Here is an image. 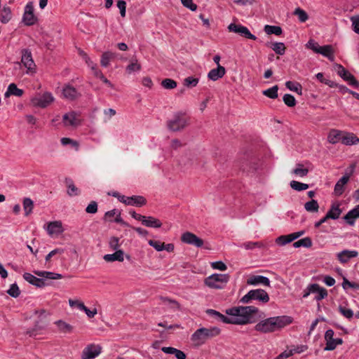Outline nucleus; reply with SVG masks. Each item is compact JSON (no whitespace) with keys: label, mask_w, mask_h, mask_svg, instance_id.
I'll list each match as a JSON object with an SVG mask.
<instances>
[{"label":"nucleus","mask_w":359,"mask_h":359,"mask_svg":"<svg viewBox=\"0 0 359 359\" xmlns=\"http://www.w3.org/2000/svg\"><path fill=\"white\" fill-rule=\"evenodd\" d=\"M359 218V205L349 210L344 217V220L351 226L355 224V219Z\"/></svg>","instance_id":"nucleus-21"},{"label":"nucleus","mask_w":359,"mask_h":359,"mask_svg":"<svg viewBox=\"0 0 359 359\" xmlns=\"http://www.w3.org/2000/svg\"><path fill=\"white\" fill-rule=\"evenodd\" d=\"M306 46L308 48L311 49L313 52L316 53H318L320 48V46L317 42L312 39L309 40Z\"/></svg>","instance_id":"nucleus-62"},{"label":"nucleus","mask_w":359,"mask_h":359,"mask_svg":"<svg viewBox=\"0 0 359 359\" xmlns=\"http://www.w3.org/2000/svg\"><path fill=\"white\" fill-rule=\"evenodd\" d=\"M248 285H263L265 286H270V280L264 276H252L247 280Z\"/></svg>","instance_id":"nucleus-20"},{"label":"nucleus","mask_w":359,"mask_h":359,"mask_svg":"<svg viewBox=\"0 0 359 359\" xmlns=\"http://www.w3.org/2000/svg\"><path fill=\"white\" fill-rule=\"evenodd\" d=\"M358 252L356 250H344L337 254V258L341 263H346L351 258L356 257Z\"/></svg>","instance_id":"nucleus-19"},{"label":"nucleus","mask_w":359,"mask_h":359,"mask_svg":"<svg viewBox=\"0 0 359 359\" xmlns=\"http://www.w3.org/2000/svg\"><path fill=\"white\" fill-rule=\"evenodd\" d=\"M7 292L12 297H18L20 295V290L18 285L16 283L12 284Z\"/></svg>","instance_id":"nucleus-59"},{"label":"nucleus","mask_w":359,"mask_h":359,"mask_svg":"<svg viewBox=\"0 0 359 359\" xmlns=\"http://www.w3.org/2000/svg\"><path fill=\"white\" fill-rule=\"evenodd\" d=\"M269 318L273 332L285 327L292 322V318L287 316H279Z\"/></svg>","instance_id":"nucleus-9"},{"label":"nucleus","mask_w":359,"mask_h":359,"mask_svg":"<svg viewBox=\"0 0 359 359\" xmlns=\"http://www.w3.org/2000/svg\"><path fill=\"white\" fill-rule=\"evenodd\" d=\"M61 142V144L63 145V146H67V145H71L72 147L75 148L76 150H78L79 149V143L78 142L71 139V138H69V137H62L60 140Z\"/></svg>","instance_id":"nucleus-57"},{"label":"nucleus","mask_w":359,"mask_h":359,"mask_svg":"<svg viewBox=\"0 0 359 359\" xmlns=\"http://www.w3.org/2000/svg\"><path fill=\"white\" fill-rule=\"evenodd\" d=\"M272 50L280 55H284L285 52V46L283 42H275L271 45Z\"/></svg>","instance_id":"nucleus-48"},{"label":"nucleus","mask_w":359,"mask_h":359,"mask_svg":"<svg viewBox=\"0 0 359 359\" xmlns=\"http://www.w3.org/2000/svg\"><path fill=\"white\" fill-rule=\"evenodd\" d=\"M148 243L150 246L153 247L158 252L163 250L164 243H161L159 241L149 240L148 241Z\"/></svg>","instance_id":"nucleus-58"},{"label":"nucleus","mask_w":359,"mask_h":359,"mask_svg":"<svg viewBox=\"0 0 359 359\" xmlns=\"http://www.w3.org/2000/svg\"><path fill=\"white\" fill-rule=\"evenodd\" d=\"M226 74V69L223 66L218 65L217 68L211 69L208 74V78L213 81L222 78Z\"/></svg>","instance_id":"nucleus-17"},{"label":"nucleus","mask_w":359,"mask_h":359,"mask_svg":"<svg viewBox=\"0 0 359 359\" xmlns=\"http://www.w3.org/2000/svg\"><path fill=\"white\" fill-rule=\"evenodd\" d=\"M199 79L193 76H188L184 79V85L188 88L195 87L198 85Z\"/></svg>","instance_id":"nucleus-51"},{"label":"nucleus","mask_w":359,"mask_h":359,"mask_svg":"<svg viewBox=\"0 0 359 359\" xmlns=\"http://www.w3.org/2000/svg\"><path fill=\"white\" fill-rule=\"evenodd\" d=\"M55 98L51 93L45 92L36 94L31 98L30 102L34 107L46 108L53 102Z\"/></svg>","instance_id":"nucleus-8"},{"label":"nucleus","mask_w":359,"mask_h":359,"mask_svg":"<svg viewBox=\"0 0 359 359\" xmlns=\"http://www.w3.org/2000/svg\"><path fill=\"white\" fill-rule=\"evenodd\" d=\"M34 313L38 315L39 320L35 323L32 329L27 331V334H29L30 337H35L40 334L41 331L46 329L48 325L46 320V311L44 309L35 310Z\"/></svg>","instance_id":"nucleus-7"},{"label":"nucleus","mask_w":359,"mask_h":359,"mask_svg":"<svg viewBox=\"0 0 359 359\" xmlns=\"http://www.w3.org/2000/svg\"><path fill=\"white\" fill-rule=\"evenodd\" d=\"M46 230L50 236H57L65 231L61 221L50 222L47 224Z\"/></svg>","instance_id":"nucleus-14"},{"label":"nucleus","mask_w":359,"mask_h":359,"mask_svg":"<svg viewBox=\"0 0 359 359\" xmlns=\"http://www.w3.org/2000/svg\"><path fill=\"white\" fill-rule=\"evenodd\" d=\"M230 276L229 274L213 273L204 280V284L212 289H223L229 282Z\"/></svg>","instance_id":"nucleus-3"},{"label":"nucleus","mask_w":359,"mask_h":359,"mask_svg":"<svg viewBox=\"0 0 359 359\" xmlns=\"http://www.w3.org/2000/svg\"><path fill=\"white\" fill-rule=\"evenodd\" d=\"M23 278L29 283L37 287H43L46 285L45 280L43 278H39L29 273H25L23 274Z\"/></svg>","instance_id":"nucleus-18"},{"label":"nucleus","mask_w":359,"mask_h":359,"mask_svg":"<svg viewBox=\"0 0 359 359\" xmlns=\"http://www.w3.org/2000/svg\"><path fill=\"white\" fill-rule=\"evenodd\" d=\"M318 53L327 57L330 61H333L334 60V50L331 45L320 46Z\"/></svg>","instance_id":"nucleus-34"},{"label":"nucleus","mask_w":359,"mask_h":359,"mask_svg":"<svg viewBox=\"0 0 359 359\" xmlns=\"http://www.w3.org/2000/svg\"><path fill=\"white\" fill-rule=\"evenodd\" d=\"M62 123L66 127H76L80 123L79 116L74 111L68 112L63 115Z\"/></svg>","instance_id":"nucleus-15"},{"label":"nucleus","mask_w":359,"mask_h":359,"mask_svg":"<svg viewBox=\"0 0 359 359\" xmlns=\"http://www.w3.org/2000/svg\"><path fill=\"white\" fill-rule=\"evenodd\" d=\"M255 329L256 331L262 333L273 332L270 318H268L259 322L255 325Z\"/></svg>","instance_id":"nucleus-22"},{"label":"nucleus","mask_w":359,"mask_h":359,"mask_svg":"<svg viewBox=\"0 0 359 359\" xmlns=\"http://www.w3.org/2000/svg\"><path fill=\"white\" fill-rule=\"evenodd\" d=\"M270 298L268 293L262 289L250 290L240 300L241 303L248 304L251 300H257L263 304L269 302Z\"/></svg>","instance_id":"nucleus-5"},{"label":"nucleus","mask_w":359,"mask_h":359,"mask_svg":"<svg viewBox=\"0 0 359 359\" xmlns=\"http://www.w3.org/2000/svg\"><path fill=\"white\" fill-rule=\"evenodd\" d=\"M264 30L267 34H275L276 36H280L283 32L280 27L275 25H266L264 26Z\"/></svg>","instance_id":"nucleus-39"},{"label":"nucleus","mask_w":359,"mask_h":359,"mask_svg":"<svg viewBox=\"0 0 359 359\" xmlns=\"http://www.w3.org/2000/svg\"><path fill=\"white\" fill-rule=\"evenodd\" d=\"M292 172L297 176L304 177L308 175L309 170L304 168L302 164L298 163L297 167L292 170Z\"/></svg>","instance_id":"nucleus-43"},{"label":"nucleus","mask_w":359,"mask_h":359,"mask_svg":"<svg viewBox=\"0 0 359 359\" xmlns=\"http://www.w3.org/2000/svg\"><path fill=\"white\" fill-rule=\"evenodd\" d=\"M12 11L9 6H4L1 10L0 21L3 24L8 23L12 19Z\"/></svg>","instance_id":"nucleus-33"},{"label":"nucleus","mask_w":359,"mask_h":359,"mask_svg":"<svg viewBox=\"0 0 359 359\" xmlns=\"http://www.w3.org/2000/svg\"><path fill=\"white\" fill-rule=\"evenodd\" d=\"M65 183L67 188V193L68 196L73 197L79 196L81 194L79 189L75 186L73 180L71 178H65Z\"/></svg>","instance_id":"nucleus-25"},{"label":"nucleus","mask_w":359,"mask_h":359,"mask_svg":"<svg viewBox=\"0 0 359 359\" xmlns=\"http://www.w3.org/2000/svg\"><path fill=\"white\" fill-rule=\"evenodd\" d=\"M181 241L184 243L194 245L196 248H201L204 244L201 238L189 231H187L182 235Z\"/></svg>","instance_id":"nucleus-13"},{"label":"nucleus","mask_w":359,"mask_h":359,"mask_svg":"<svg viewBox=\"0 0 359 359\" xmlns=\"http://www.w3.org/2000/svg\"><path fill=\"white\" fill-rule=\"evenodd\" d=\"M278 86L276 85L270 88L264 90L262 92V94L271 99H276L278 97Z\"/></svg>","instance_id":"nucleus-45"},{"label":"nucleus","mask_w":359,"mask_h":359,"mask_svg":"<svg viewBox=\"0 0 359 359\" xmlns=\"http://www.w3.org/2000/svg\"><path fill=\"white\" fill-rule=\"evenodd\" d=\"M313 294H316L314 299L318 302L327 297V290L320 287L318 284H317V287H316Z\"/></svg>","instance_id":"nucleus-38"},{"label":"nucleus","mask_w":359,"mask_h":359,"mask_svg":"<svg viewBox=\"0 0 359 359\" xmlns=\"http://www.w3.org/2000/svg\"><path fill=\"white\" fill-rule=\"evenodd\" d=\"M11 95L21 97L23 95V90L17 87L15 83H11L8 85L5 96L8 97Z\"/></svg>","instance_id":"nucleus-35"},{"label":"nucleus","mask_w":359,"mask_h":359,"mask_svg":"<svg viewBox=\"0 0 359 359\" xmlns=\"http://www.w3.org/2000/svg\"><path fill=\"white\" fill-rule=\"evenodd\" d=\"M293 246L295 248L300 247L310 248L312 246V241L309 237H305L302 238L293 243Z\"/></svg>","instance_id":"nucleus-41"},{"label":"nucleus","mask_w":359,"mask_h":359,"mask_svg":"<svg viewBox=\"0 0 359 359\" xmlns=\"http://www.w3.org/2000/svg\"><path fill=\"white\" fill-rule=\"evenodd\" d=\"M161 86L165 89H174L177 87V82L171 79H165L161 81Z\"/></svg>","instance_id":"nucleus-54"},{"label":"nucleus","mask_w":359,"mask_h":359,"mask_svg":"<svg viewBox=\"0 0 359 359\" xmlns=\"http://www.w3.org/2000/svg\"><path fill=\"white\" fill-rule=\"evenodd\" d=\"M317 287V283H313L309 285L304 290L302 297L307 298L310 294L314 293V290Z\"/></svg>","instance_id":"nucleus-60"},{"label":"nucleus","mask_w":359,"mask_h":359,"mask_svg":"<svg viewBox=\"0 0 359 359\" xmlns=\"http://www.w3.org/2000/svg\"><path fill=\"white\" fill-rule=\"evenodd\" d=\"M62 94L65 97L70 100L76 98L78 95L76 88L71 86H66L63 88Z\"/></svg>","instance_id":"nucleus-37"},{"label":"nucleus","mask_w":359,"mask_h":359,"mask_svg":"<svg viewBox=\"0 0 359 359\" xmlns=\"http://www.w3.org/2000/svg\"><path fill=\"white\" fill-rule=\"evenodd\" d=\"M211 266L214 269L220 271H225L227 269L226 265L222 261L212 262Z\"/></svg>","instance_id":"nucleus-64"},{"label":"nucleus","mask_w":359,"mask_h":359,"mask_svg":"<svg viewBox=\"0 0 359 359\" xmlns=\"http://www.w3.org/2000/svg\"><path fill=\"white\" fill-rule=\"evenodd\" d=\"M146 199L142 196H133L127 198L128 205H135L137 207L143 206L146 204Z\"/></svg>","instance_id":"nucleus-32"},{"label":"nucleus","mask_w":359,"mask_h":359,"mask_svg":"<svg viewBox=\"0 0 359 359\" xmlns=\"http://www.w3.org/2000/svg\"><path fill=\"white\" fill-rule=\"evenodd\" d=\"M34 208V202L29 198H25L23 200V209L25 211V216L29 215L33 210Z\"/></svg>","instance_id":"nucleus-44"},{"label":"nucleus","mask_w":359,"mask_h":359,"mask_svg":"<svg viewBox=\"0 0 359 359\" xmlns=\"http://www.w3.org/2000/svg\"><path fill=\"white\" fill-rule=\"evenodd\" d=\"M182 5L191 10L195 11L197 9V5L193 2V0H181Z\"/></svg>","instance_id":"nucleus-61"},{"label":"nucleus","mask_w":359,"mask_h":359,"mask_svg":"<svg viewBox=\"0 0 359 359\" xmlns=\"http://www.w3.org/2000/svg\"><path fill=\"white\" fill-rule=\"evenodd\" d=\"M69 304L72 309L84 311L90 317V309L86 307L82 302L79 299H69Z\"/></svg>","instance_id":"nucleus-27"},{"label":"nucleus","mask_w":359,"mask_h":359,"mask_svg":"<svg viewBox=\"0 0 359 359\" xmlns=\"http://www.w3.org/2000/svg\"><path fill=\"white\" fill-rule=\"evenodd\" d=\"M109 247L113 250H118L120 247L119 238L117 237H111L109 240Z\"/></svg>","instance_id":"nucleus-63"},{"label":"nucleus","mask_w":359,"mask_h":359,"mask_svg":"<svg viewBox=\"0 0 359 359\" xmlns=\"http://www.w3.org/2000/svg\"><path fill=\"white\" fill-rule=\"evenodd\" d=\"M221 330L217 327H201L192 334L191 340L195 346H200L209 339L218 336Z\"/></svg>","instance_id":"nucleus-2"},{"label":"nucleus","mask_w":359,"mask_h":359,"mask_svg":"<svg viewBox=\"0 0 359 359\" xmlns=\"http://www.w3.org/2000/svg\"><path fill=\"white\" fill-rule=\"evenodd\" d=\"M22 21L27 26L33 25L36 22L37 18L34 14V5L32 2H28L25 6Z\"/></svg>","instance_id":"nucleus-12"},{"label":"nucleus","mask_w":359,"mask_h":359,"mask_svg":"<svg viewBox=\"0 0 359 359\" xmlns=\"http://www.w3.org/2000/svg\"><path fill=\"white\" fill-rule=\"evenodd\" d=\"M339 311L344 317L349 320L351 319L354 315L353 311L351 309H347L343 306H339Z\"/></svg>","instance_id":"nucleus-56"},{"label":"nucleus","mask_w":359,"mask_h":359,"mask_svg":"<svg viewBox=\"0 0 359 359\" xmlns=\"http://www.w3.org/2000/svg\"><path fill=\"white\" fill-rule=\"evenodd\" d=\"M341 213V210L340 209V204L337 203L332 205L331 208L327 212L326 216L328 219H337L339 217Z\"/></svg>","instance_id":"nucleus-31"},{"label":"nucleus","mask_w":359,"mask_h":359,"mask_svg":"<svg viewBox=\"0 0 359 359\" xmlns=\"http://www.w3.org/2000/svg\"><path fill=\"white\" fill-rule=\"evenodd\" d=\"M349 180V175H345L341 177L336 183L334 189V194L337 196H340L343 194L345 190V186Z\"/></svg>","instance_id":"nucleus-16"},{"label":"nucleus","mask_w":359,"mask_h":359,"mask_svg":"<svg viewBox=\"0 0 359 359\" xmlns=\"http://www.w3.org/2000/svg\"><path fill=\"white\" fill-rule=\"evenodd\" d=\"M284 103L290 107H293L296 105L297 102L294 97L290 94H285L283 97Z\"/></svg>","instance_id":"nucleus-52"},{"label":"nucleus","mask_w":359,"mask_h":359,"mask_svg":"<svg viewBox=\"0 0 359 359\" xmlns=\"http://www.w3.org/2000/svg\"><path fill=\"white\" fill-rule=\"evenodd\" d=\"M34 273L36 276L41 277L44 280L46 279L57 280L62 278V275L60 273H57L51 271H35Z\"/></svg>","instance_id":"nucleus-30"},{"label":"nucleus","mask_w":359,"mask_h":359,"mask_svg":"<svg viewBox=\"0 0 359 359\" xmlns=\"http://www.w3.org/2000/svg\"><path fill=\"white\" fill-rule=\"evenodd\" d=\"M116 54L111 51H106L102 53L100 60L101 66L107 67L109 66L110 61L115 58Z\"/></svg>","instance_id":"nucleus-36"},{"label":"nucleus","mask_w":359,"mask_h":359,"mask_svg":"<svg viewBox=\"0 0 359 359\" xmlns=\"http://www.w3.org/2000/svg\"><path fill=\"white\" fill-rule=\"evenodd\" d=\"M189 123V118L184 113L176 112L168 121V128L173 132H177L185 128Z\"/></svg>","instance_id":"nucleus-4"},{"label":"nucleus","mask_w":359,"mask_h":359,"mask_svg":"<svg viewBox=\"0 0 359 359\" xmlns=\"http://www.w3.org/2000/svg\"><path fill=\"white\" fill-rule=\"evenodd\" d=\"M344 145H354L359 143V138L353 133L343 131L342 142Z\"/></svg>","instance_id":"nucleus-24"},{"label":"nucleus","mask_w":359,"mask_h":359,"mask_svg":"<svg viewBox=\"0 0 359 359\" xmlns=\"http://www.w3.org/2000/svg\"><path fill=\"white\" fill-rule=\"evenodd\" d=\"M104 259L107 262H123L124 260V252L122 250H115L112 254H107L104 256Z\"/></svg>","instance_id":"nucleus-28"},{"label":"nucleus","mask_w":359,"mask_h":359,"mask_svg":"<svg viewBox=\"0 0 359 359\" xmlns=\"http://www.w3.org/2000/svg\"><path fill=\"white\" fill-rule=\"evenodd\" d=\"M293 14L297 16L299 22H305L309 19V15L304 10L299 7L295 8Z\"/></svg>","instance_id":"nucleus-46"},{"label":"nucleus","mask_w":359,"mask_h":359,"mask_svg":"<svg viewBox=\"0 0 359 359\" xmlns=\"http://www.w3.org/2000/svg\"><path fill=\"white\" fill-rule=\"evenodd\" d=\"M337 74L350 86L358 88H359V81H357L355 76L346 70L342 65H337Z\"/></svg>","instance_id":"nucleus-11"},{"label":"nucleus","mask_w":359,"mask_h":359,"mask_svg":"<svg viewBox=\"0 0 359 359\" xmlns=\"http://www.w3.org/2000/svg\"><path fill=\"white\" fill-rule=\"evenodd\" d=\"M141 69V65L138 63L137 60H135L134 62H132L126 67V72L128 74H131L134 72H138Z\"/></svg>","instance_id":"nucleus-55"},{"label":"nucleus","mask_w":359,"mask_h":359,"mask_svg":"<svg viewBox=\"0 0 359 359\" xmlns=\"http://www.w3.org/2000/svg\"><path fill=\"white\" fill-rule=\"evenodd\" d=\"M160 300L162 302V303L165 305H167L169 306L170 309L174 311H180L181 310V306L180 303L176 301L175 299H170L168 297H163L161 296L159 297Z\"/></svg>","instance_id":"nucleus-29"},{"label":"nucleus","mask_w":359,"mask_h":359,"mask_svg":"<svg viewBox=\"0 0 359 359\" xmlns=\"http://www.w3.org/2000/svg\"><path fill=\"white\" fill-rule=\"evenodd\" d=\"M141 222L147 227L160 228L162 226V222L158 219L151 216H143Z\"/></svg>","instance_id":"nucleus-23"},{"label":"nucleus","mask_w":359,"mask_h":359,"mask_svg":"<svg viewBox=\"0 0 359 359\" xmlns=\"http://www.w3.org/2000/svg\"><path fill=\"white\" fill-rule=\"evenodd\" d=\"M228 30L231 32L238 34L241 36H243L246 39H252L254 41L257 39V36L252 34L248 27L241 24L231 23L228 26Z\"/></svg>","instance_id":"nucleus-10"},{"label":"nucleus","mask_w":359,"mask_h":359,"mask_svg":"<svg viewBox=\"0 0 359 359\" xmlns=\"http://www.w3.org/2000/svg\"><path fill=\"white\" fill-rule=\"evenodd\" d=\"M21 63L26 69L27 74L34 75L36 73V65L29 49L25 48L21 50Z\"/></svg>","instance_id":"nucleus-6"},{"label":"nucleus","mask_w":359,"mask_h":359,"mask_svg":"<svg viewBox=\"0 0 359 359\" xmlns=\"http://www.w3.org/2000/svg\"><path fill=\"white\" fill-rule=\"evenodd\" d=\"M343 130L332 129L327 136V140L330 143L334 144L339 142H342Z\"/></svg>","instance_id":"nucleus-26"},{"label":"nucleus","mask_w":359,"mask_h":359,"mask_svg":"<svg viewBox=\"0 0 359 359\" xmlns=\"http://www.w3.org/2000/svg\"><path fill=\"white\" fill-rule=\"evenodd\" d=\"M259 309L253 306H233L226 309V316L221 313L217 318L221 322L232 325H246L255 322L254 315L257 313Z\"/></svg>","instance_id":"nucleus-1"},{"label":"nucleus","mask_w":359,"mask_h":359,"mask_svg":"<svg viewBox=\"0 0 359 359\" xmlns=\"http://www.w3.org/2000/svg\"><path fill=\"white\" fill-rule=\"evenodd\" d=\"M240 247L244 248L245 250H252L255 248H262L263 247V244L260 242H245L242 243Z\"/></svg>","instance_id":"nucleus-53"},{"label":"nucleus","mask_w":359,"mask_h":359,"mask_svg":"<svg viewBox=\"0 0 359 359\" xmlns=\"http://www.w3.org/2000/svg\"><path fill=\"white\" fill-rule=\"evenodd\" d=\"M290 187L296 191H301L309 188V184L298 181L292 180L290 183Z\"/></svg>","instance_id":"nucleus-47"},{"label":"nucleus","mask_w":359,"mask_h":359,"mask_svg":"<svg viewBox=\"0 0 359 359\" xmlns=\"http://www.w3.org/2000/svg\"><path fill=\"white\" fill-rule=\"evenodd\" d=\"M285 86L289 90L296 92L299 95L302 94V85L297 82H294L291 81H288L285 83Z\"/></svg>","instance_id":"nucleus-40"},{"label":"nucleus","mask_w":359,"mask_h":359,"mask_svg":"<svg viewBox=\"0 0 359 359\" xmlns=\"http://www.w3.org/2000/svg\"><path fill=\"white\" fill-rule=\"evenodd\" d=\"M343 340L341 338L334 339L332 341L329 343H326V346L325 347V351H332L334 350L337 345L342 344Z\"/></svg>","instance_id":"nucleus-50"},{"label":"nucleus","mask_w":359,"mask_h":359,"mask_svg":"<svg viewBox=\"0 0 359 359\" xmlns=\"http://www.w3.org/2000/svg\"><path fill=\"white\" fill-rule=\"evenodd\" d=\"M55 324L60 330L63 332H71L72 331V326L62 320H57Z\"/></svg>","instance_id":"nucleus-49"},{"label":"nucleus","mask_w":359,"mask_h":359,"mask_svg":"<svg viewBox=\"0 0 359 359\" xmlns=\"http://www.w3.org/2000/svg\"><path fill=\"white\" fill-rule=\"evenodd\" d=\"M304 208L310 212H317L319 209V205L316 200L312 199L304 204Z\"/></svg>","instance_id":"nucleus-42"}]
</instances>
